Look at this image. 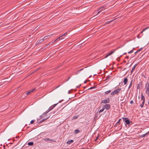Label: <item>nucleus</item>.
Masks as SVG:
<instances>
[{
    "label": "nucleus",
    "instance_id": "f257e3e1",
    "mask_svg": "<svg viewBox=\"0 0 149 149\" xmlns=\"http://www.w3.org/2000/svg\"><path fill=\"white\" fill-rule=\"evenodd\" d=\"M121 89V88H120L115 90L111 93V94L112 95H113L116 94L118 95L120 93Z\"/></svg>",
    "mask_w": 149,
    "mask_h": 149
},
{
    "label": "nucleus",
    "instance_id": "f03ea898",
    "mask_svg": "<svg viewBox=\"0 0 149 149\" xmlns=\"http://www.w3.org/2000/svg\"><path fill=\"white\" fill-rule=\"evenodd\" d=\"M145 89L146 93L148 95H149V83H147L146 84Z\"/></svg>",
    "mask_w": 149,
    "mask_h": 149
},
{
    "label": "nucleus",
    "instance_id": "7ed1b4c3",
    "mask_svg": "<svg viewBox=\"0 0 149 149\" xmlns=\"http://www.w3.org/2000/svg\"><path fill=\"white\" fill-rule=\"evenodd\" d=\"M105 7L104 6H101L100 8L97 10V11H98L97 13V15H98L101 13L102 11L104 10L105 9Z\"/></svg>",
    "mask_w": 149,
    "mask_h": 149
},
{
    "label": "nucleus",
    "instance_id": "20e7f679",
    "mask_svg": "<svg viewBox=\"0 0 149 149\" xmlns=\"http://www.w3.org/2000/svg\"><path fill=\"white\" fill-rule=\"evenodd\" d=\"M123 121L125 122V123L127 125H129L130 124V119L127 118H123Z\"/></svg>",
    "mask_w": 149,
    "mask_h": 149
},
{
    "label": "nucleus",
    "instance_id": "39448f33",
    "mask_svg": "<svg viewBox=\"0 0 149 149\" xmlns=\"http://www.w3.org/2000/svg\"><path fill=\"white\" fill-rule=\"evenodd\" d=\"M109 102H110V100H109V98H107V99H106V100H102L101 102V104L108 103H109Z\"/></svg>",
    "mask_w": 149,
    "mask_h": 149
},
{
    "label": "nucleus",
    "instance_id": "423d86ee",
    "mask_svg": "<svg viewBox=\"0 0 149 149\" xmlns=\"http://www.w3.org/2000/svg\"><path fill=\"white\" fill-rule=\"evenodd\" d=\"M111 106L109 104H106L103 106V107L107 110H109L110 109Z\"/></svg>",
    "mask_w": 149,
    "mask_h": 149
},
{
    "label": "nucleus",
    "instance_id": "0eeeda50",
    "mask_svg": "<svg viewBox=\"0 0 149 149\" xmlns=\"http://www.w3.org/2000/svg\"><path fill=\"white\" fill-rule=\"evenodd\" d=\"M43 140L45 141H52L53 142H55L56 141L54 140L48 138H44Z\"/></svg>",
    "mask_w": 149,
    "mask_h": 149
},
{
    "label": "nucleus",
    "instance_id": "6e6552de",
    "mask_svg": "<svg viewBox=\"0 0 149 149\" xmlns=\"http://www.w3.org/2000/svg\"><path fill=\"white\" fill-rule=\"evenodd\" d=\"M114 51H115V50H114L113 51H111L110 53H108L105 56V58H106L107 57H108L110 55H111V54H113V53H114Z\"/></svg>",
    "mask_w": 149,
    "mask_h": 149
},
{
    "label": "nucleus",
    "instance_id": "1a4fd4ad",
    "mask_svg": "<svg viewBox=\"0 0 149 149\" xmlns=\"http://www.w3.org/2000/svg\"><path fill=\"white\" fill-rule=\"evenodd\" d=\"M52 109H51V108L50 107L47 110V111H46L45 112L43 113V115L45 114V115H46L47 113H48L50 111L52 110Z\"/></svg>",
    "mask_w": 149,
    "mask_h": 149
},
{
    "label": "nucleus",
    "instance_id": "9d476101",
    "mask_svg": "<svg viewBox=\"0 0 149 149\" xmlns=\"http://www.w3.org/2000/svg\"><path fill=\"white\" fill-rule=\"evenodd\" d=\"M128 80L127 77L125 78L123 80V82L124 83V84L126 85L128 82Z\"/></svg>",
    "mask_w": 149,
    "mask_h": 149
},
{
    "label": "nucleus",
    "instance_id": "9b49d317",
    "mask_svg": "<svg viewBox=\"0 0 149 149\" xmlns=\"http://www.w3.org/2000/svg\"><path fill=\"white\" fill-rule=\"evenodd\" d=\"M73 140H68L66 142V143L68 144H70L71 143H72L73 142Z\"/></svg>",
    "mask_w": 149,
    "mask_h": 149
},
{
    "label": "nucleus",
    "instance_id": "f8f14e48",
    "mask_svg": "<svg viewBox=\"0 0 149 149\" xmlns=\"http://www.w3.org/2000/svg\"><path fill=\"white\" fill-rule=\"evenodd\" d=\"M97 88V86H94L93 87H91V88H89L88 90H94Z\"/></svg>",
    "mask_w": 149,
    "mask_h": 149
},
{
    "label": "nucleus",
    "instance_id": "ddd939ff",
    "mask_svg": "<svg viewBox=\"0 0 149 149\" xmlns=\"http://www.w3.org/2000/svg\"><path fill=\"white\" fill-rule=\"evenodd\" d=\"M132 81H133V80L132 79L131 81L130 84V85H129V86L128 87V89H130V88H131V87L132 86Z\"/></svg>",
    "mask_w": 149,
    "mask_h": 149
},
{
    "label": "nucleus",
    "instance_id": "4468645a",
    "mask_svg": "<svg viewBox=\"0 0 149 149\" xmlns=\"http://www.w3.org/2000/svg\"><path fill=\"white\" fill-rule=\"evenodd\" d=\"M58 103L56 104H54V105H52L51 107H50L51 108V109H53L57 105Z\"/></svg>",
    "mask_w": 149,
    "mask_h": 149
},
{
    "label": "nucleus",
    "instance_id": "2eb2a0df",
    "mask_svg": "<svg viewBox=\"0 0 149 149\" xmlns=\"http://www.w3.org/2000/svg\"><path fill=\"white\" fill-rule=\"evenodd\" d=\"M141 100H143V101H145V97L142 94V93L141 96Z\"/></svg>",
    "mask_w": 149,
    "mask_h": 149
},
{
    "label": "nucleus",
    "instance_id": "dca6fc26",
    "mask_svg": "<svg viewBox=\"0 0 149 149\" xmlns=\"http://www.w3.org/2000/svg\"><path fill=\"white\" fill-rule=\"evenodd\" d=\"M80 131L79 130H74V132L75 134L79 133Z\"/></svg>",
    "mask_w": 149,
    "mask_h": 149
},
{
    "label": "nucleus",
    "instance_id": "f3484780",
    "mask_svg": "<svg viewBox=\"0 0 149 149\" xmlns=\"http://www.w3.org/2000/svg\"><path fill=\"white\" fill-rule=\"evenodd\" d=\"M29 146H33V142H29L28 143Z\"/></svg>",
    "mask_w": 149,
    "mask_h": 149
},
{
    "label": "nucleus",
    "instance_id": "a211bd4d",
    "mask_svg": "<svg viewBox=\"0 0 149 149\" xmlns=\"http://www.w3.org/2000/svg\"><path fill=\"white\" fill-rule=\"evenodd\" d=\"M44 40V38H42L40 40H39L38 41V43H41Z\"/></svg>",
    "mask_w": 149,
    "mask_h": 149
},
{
    "label": "nucleus",
    "instance_id": "6ab92c4d",
    "mask_svg": "<svg viewBox=\"0 0 149 149\" xmlns=\"http://www.w3.org/2000/svg\"><path fill=\"white\" fill-rule=\"evenodd\" d=\"M111 92V90H109L108 91H106L105 92V94H107L108 93H110Z\"/></svg>",
    "mask_w": 149,
    "mask_h": 149
},
{
    "label": "nucleus",
    "instance_id": "aec40b11",
    "mask_svg": "<svg viewBox=\"0 0 149 149\" xmlns=\"http://www.w3.org/2000/svg\"><path fill=\"white\" fill-rule=\"evenodd\" d=\"M121 120V119H120L116 123V125H115V126L116 125H118V124L120 122V121Z\"/></svg>",
    "mask_w": 149,
    "mask_h": 149
},
{
    "label": "nucleus",
    "instance_id": "412c9836",
    "mask_svg": "<svg viewBox=\"0 0 149 149\" xmlns=\"http://www.w3.org/2000/svg\"><path fill=\"white\" fill-rule=\"evenodd\" d=\"M47 118H44V119H42L41 121H40V123H42V122H44V121L46 120Z\"/></svg>",
    "mask_w": 149,
    "mask_h": 149
},
{
    "label": "nucleus",
    "instance_id": "4be33fe9",
    "mask_svg": "<svg viewBox=\"0 0 149 149\" xmlns=\"http://www.w3.org/2000/svg\"><path fill=\"white\" fill-rule=\"evenodd\" d=\"M145 102L144 101H143L142 104L141 105H140V107H143V105H144V102Z\"/></svg>",
    "mask_w": 149,
    "mask_h": 149
},
{
    "label": "nucleus",
    "instance_id": "5701e85b",
    "mask_svg": "<svg viewBox=\"0 0 149 149\" xmlns=\"http://www.w3.org/2000/svg\"><path fill=\"white\" fill-rule=\"evenodd\" d=\"M104 109H105L103 108V109L100 110L99 111V113H101L102 112L104 111Z\"/></svg>",
    "mask_w": 149,
    "mask_h": 149
},
{
    "label": "nucleus",
    "instance_id": "b1692460",
    "mask_svg": "<svg viewBox=\"0 0 149 149\" xmlns=\"http://www.w3.org/2000/svg\"><path fill=\"white\" fill-rule=\"evenodd\" d=\"M146 135H146V133H145L144 134H142L141 135L140 137H143L144 136H145Z\"/></svg>",
    "mask_w": 149,
    "mask_h": 149
},
{
    "label": "nucleus",
    "instance_id": "393cba45",
    "mask_svg": "<svg viewBox=\"0 0 149 149\" xmlns=\"http://www.w3.org/2000/svg\"><path fill=\"white\" fill-rule=\"evenodd\" d=\"M61 39V37H59V38H57L55 40V41H58V40H60Z\"/></svg>",
    "mask_w": 149,
    "mask_h": 149
},
{
    "label": "nucleus",
    "instance_id": "a878e982",
    "mask_svg": "<svg viewBox=\"0 0 149 149\" xmlns=\"http://www.w3.org/2000/svg\"><path fill=\"white\" fill-rule=\"evenodd\" d=\"M137 65V64H135L133 67V68L132 69V71H134L135 68L136 67Z\"/></svg>",
    "mask_w": 149,
    "mask_h": 149
},
{
    "label": "nucleus",
    "instance_id": "bb28decb",
    "mask_svg": "<svg viewBox=\"0 0 149 149\" xmlns=\"http://www.w3.org/2000/svg\"><path fill=\"white\" fill-rule=\"evenodd\" d=\"M79 72H80L79 70H78V71H77L75 72V75H77L78 74H79Z\"/></svg>",
    "mask_w": 149,
    "mask_h": 149
},
{
    "label": "nucleus",
    "instance_id": "cd10ccee",
    "mask_svg": "<svg viewBox=\"0 0 149 149\" xmlns=\"http://www.w3.org/2000/svg\"><path fill=\"white\" fill-rule=\"evenodd\" d=\"M113 20H111V21H109L107 22L105 24H107L109 23H111V22H112Z\"/></svg>",
    "mask_w": 149,
    "mask_h": 149
},
{
    "label": "nucleus",
    "instance_id": "c85d7f7f",
    "mask_svg": "<svg viewBox=\"0 0 149 149\" xmlns=\"http://www.w3.org/2000/svg\"><path fill=\"white\" fill-rule=\"evenodd\" d=\"M143 48H140L137 51V52H139L143 49Z\"/></svg>",
    "mask_w": 149,
    "mask_h": 149
},
{
    "label": "nucleus",
    "instance_id": "c756f323",
    "mask_svg": "<svg viewBox=\"0 0 149 149\" xmlns=\"http://www.w3.org/2000/svg\"><path fill=\"white\" fill-rule=\"evenodd\" d=\"M133 52V49H132V50L128 52V54H130V53H132Z\"/></svg>",
    "mask_w": 149,
    "mask_h": 149
},
{
    "label": "nucleus",
    "instance_id": "7c9ffc66",
    "mask_svg": "<svg viewBox=\"0 0 149 149\" xmlns=\"http://www.w3.org/2000/svg\"><path fill=\"white\" fill-rule=\"evenodd\" d=\"M111 77V76L107 77L106 78V80H109V78Z\"/></svg>",
    "mask_w": 149,
    "mask_h": 149
},
{
    "label": "nucleus",
    "instance_id": "2f4dec72",
    "mask_svg": "<svg viewBox=\"0 0 149 149\" xmlns=\"http://www.w3.org/2000/svg\"><path fill=\"white\" fill-rule=\"evenodd\" d=\"M50 35H49L48 36H45L43 38L44 39V40H45L47 39V37L48 36H49Z\"/></svg>",
    "mask_w": 149,
    "mask_h": 149
},
{
    "label": "nucleus",
    "instance_id": "473e14b6",
    "mask_svg": "<svg viewBox=\"0 0 149 149\" xmlns=\"http://www.w3.org/2000/svg\"><path fill=\"white\" fill-rule=\"evenodd\" d=\"M34 122V121L33 120H32L31 121V122H30V123L31 124H33Z\"/></svg>",
    "mask_w": 149,
    "mask_h": 149
},
{
    "label": "nucleus",
    "instance_id": "72a5a7b5",
    "mask_svg": "<svg viewBox=\"0 0 149 149\" xmlns=\"http://www.w3.org/2000/svg\"><path fill=\"white\" fill-rule=\"evenodd\" d=\"M77 118H78L77 116H74L73 117V119H77Z\"/></svg>",
    "mask_w": 149,
    "mask_h": 149
},
{
    "label": "nucleus",
    "instance_id": "f704fd0d",
    "mask_svg": "<svg viewBox=\"0 0 149 149\" xmlns=\"http://www.w3.org/2000/svg\"><path fill=\"white\" fill-rule=\"evenodd\" d=\"M146 29H143V30L142 31H141V33H143V31H144L145 30H146Z\"/></svg>",
    "mask_w": 149,
    "mask_h": 149
},
{
    "label": "nucleus",
    "instance_id": "c9c22d12",
    "mask_svg": "<svg viewBox=\"0 0 149 149\" xmlns=\"http://www.w3.org/2000/svg\"><path fill=\"white\" fill-rule=\"evenodd\" d=\"M86 67H85V68H86ZM84 68H82V69H80L79 70V72H80V71H81L82 70H83V69H84Z\"/></svg>",
    "mask_w": 149,
    "mask_h": 149
},
{
    "label": "nucleus",
    "instance_id": "e433bc0d",
    "mask_svg": "<svg viewBox=\"0 0 149 149\" xmlns=\"http://www.w3.org/2000/svg\"><path fill=\"white\" fill-rule=\"evenodd\" d=\"M130 104H132L134 103V102L133 100H131L130 101Z\"/></svg>",
    "mask_w": 149,
    "mask_h": 149
},
{
    "label": "nucleus",
    "instance_id": "4c0bfd02",
    "mask_svg": "<svg viewBox=\"0 0 149 149\" xmlns=\"http://www.w3.org/2000/svg\"><path fill=\"white\" fill-rule=\"evenodd\" d=\"M67 32H66V33H65L64 34L62 35V36H65L66 35V34H67Z\"/></svg>",
    "mask_w": 149,
    "mask_h": 149
},
{
    "label": "nucleus",
    "instance_id": "58836bf2",
    "mask_svg": "<svg viewBox=\"0 0 149 149\" xmlns=\"http://www.w3.org/2000/svg\"><path fill=\"white\" fill-rule=\"evenodd\" d=\"M146 135H149V131L146 133Z\"/></svg>",
    "mask_w": 149,
    "mask_h": 149
},
{
    "label": "nucleus",
    "instance_id": "ea45409f",
    "mask_svg": "<svg viewBox=\"0 0 149 149\" xmlns=\"http://www.w3.org/2000/svg\"><path fill=\"white\" fill-rule=\"evenodd\" d=\"M31 93V92H30V91H29V92H28L27 93H26V95H27L29 94V93Z\"/></svg>",
    "mask_w": 149,
    "mask_h": 149
},
{
    "label": "nucleus",
    "instance_id": "a19ab883",
    "mask_svg": "<svg viewBox=\"0 0 149 149\" xmlns=\"http://www.w3.org/2000/svg\"><path fill=\"white\" fill-rule=\"evenodd\" d=\"M31 93V92H30V91H29V92H28L27 93H26V95H27L29 94V93Z\"/></svg>",
    "mask_w": 149,
    "mask_h": 149
},
{
    "label": "nucleus",
    "instance_id": "79ce46f5",
    "mask_svg": "<svg viewBox=\"0 0 149 149\" xmlns=\"http://www.w3.org/2000/svg\"><path fill=\"white\" fill-rule=\"evenodd\" d=\"M31 93V92H30V91H29V92H28L27 93H26V95H27L29 94V93Z\"/></svg>",
    "mask_w": 149,
    "mask_h": 149
},
{
    "label": "nucleus",
    "instance_id": "37998d69",
    "mask_svg": "<svg viewBox=\"0 0 149 149\" xmlns=\"http://www.w3.org/2000/svg\"><path fill=\"white\" fill-rule=\"evenodd\" d=\"M98 136H97L96 137V139H95V141H96L97 140V139H98Z\"/></svg>",
    "mask_w": 149,
    "mask_h": 149
},
{
    "label": "nucleus",
    "instance_id": "c03bdc74",
    "mask_svg": "<svg viewBox=\"0 0 149 149\" xmlns=\"http://www.w3.org/2000/svg\"><path fill=\"white\" fill-rule=\"evenodd\" d=\"M70 77H69L67 80L66 81H68L69 80V79L70 78Z\"/></svg>",
    "mask_w": 149,
    "mask_h": 149
},
{
    "label": "nucleus",
    "instance_id": "a18cd8bd",
    "mask_svg": "<svg viewBox=\"0 0 149 149\" xmlns=\"http://www.w3.org/2000/svg\"><path fill=\"white\" fill-rule=\"evenodd\" d=\"M137 88L138 89L139 88V85H138V86H137Z\"/></svg>",
    "mask_w": 149,
    "mask_h": 149
},
{
    "label": "nucleus",
    "instance_id": "49530a36",
    "mask_svg": "<svg viewBox=\"0 0 149 149\" xmlns=\"http://www.w3.org/2000/svg\"><path fill=\"white\" fill-rule=\"evenodd\" d=\"M125 58H128V56H127L125 57Z\"/></svg>",
    "mask_w": 149,
    "mask_h": 149
},
{
    "label": "nucleus",
    "instance_id": "de8ad7c7",
    "mask_svg": "<svg viewBox=\"0 0 149 149\" xmlns=\"http://www.w3.org/2000/svg\"><path fill=\"white\" fill-rule=\"evenodd\" d=\"M60 86V85H59L56 88L58 87H59Z\"/></svg>",
    "mask_w": 149,
    "mask_h": 149
},
{
    "label": "nucleus",
    "instance_id": "09e8293b",
    "mask_svg": "<svg viewBox=\"0 0 149 149\" xmlns=\"http://www.w3.org/2000/svg\"><path fill=\"white\" fill-rule=\"evenodd\" d=\"M133 71H132V70H131V74H132V72Z\"/></svg>",
    "mask_w": 149,
    "mask_h": 149
},
{
    "label": "nucleus",
    "instance_id": "8fccbe9b",
    "mask_svg": "<svg viewBox=\"0 0 149 149\" xmlns=\"http://www.w3.org/2000/svg\"><path fill=\"white\" fill-rule=\"evenodd\" d=\"M35 88H34L33 89H32V90L33 91H34L35 90Z\"/></svg>",
    "mask_w": 149,
    "mask_h": 149
},
{
    "label": "nucleus",
    "instance_id": "3c124183",
    "mask_svg": "<svg viewBox=\"0 0 149 149\" xmlns=\"http://www.w3.org/2000/svg\"><path fill=\"white\" fill-rule=\"evenodd\" d=\"M68 93L69 94H70V93H71L70 92V91H68Z\"/></svg>",
    "mask_w": 149,
    "mask_h": 149
},
{
    "label": "nucleus",
    "instance_id": "603ef678",
    "mask_svg": "<svg viewBox=\"0 0 149 149\" xmlns=\"http://www.w3.org/2000/svg\"><path fill=\"white\" fill-rule=\"evenodd\" d=\"M138 52H137V51L135 53V54H137Z\"/></svg>",
    "mask_w": 149,
    "mask_h": 149
},
{
    "label": "nucleus",
    "instance_id": "864d4df0",
    "mask_svg": "<svg viewBox=\"0 0 149 149\" xmlns=\"http://www.w3.org/2000/svg\"><path fill=\"white\" fill-rule=\"evenodd\" d=\"M43 115V116H44V115H45V114L43 115H43H42L41 116H40V117H41V116H42H42Z\"/></svg>",
    "mask_w": 149,
    "mask_h": 149
},
{
    "label": "nucleus",
    "instance_id": "5fc2aeb1",
    "mask_svg": "<svg viewBox=\"0 0 149 149\" xmlns=\"http://www.w3.org/2000/svg\"><path fill=\"white\" fill-rule=\"evenodd\" d=\"M63 36H60V37H61V39H62V37Z\"/></svg>",
    "mask_w": 149,
    "mask_h": 149
},
{
    "label": "nucleus",
    "instance_id": "6e6d98bb",
    "mask_svg": "<svg viewBox=\"0 0 149 149\" xmlns=\"http://www.w3.org/2000/svg\"><path fill=\"white\" fill-rule=\"evenodd\" d=\"M86 81H84V83L85 84L86 83Z\"/></svg>",
    "mask_w": 149,
    "mask_h": 149
},
{
    "label": "nucleus",
    "instance_id": "4d7b16f0",
    "mask_svg": "<svg viewBox=\"0 0 149 149\" xmlns=\"http://www.w3.org/2000/svg\"><path fill=\"white\" fill-rule=\"evenodd\" d=\"M30 91V92L31 93L33 92V91L32 90H31V91Z\"/></svg>",
    "mask_w": 149,
    "mask_h": 149
},
{
    "label": "nucleus",
    "instance_id": "13d9d810",
    "mask_svg": "<svg viewBox=\"0 0 149 149\" xmlns=\"http://www.w3.org/2000/svg\"><path fill=\"white\" fill-rule=\"evenodd\" d=\"M80 149H86L85 148H81Z\"/></svg>",
    "mask_w": 149,
    "mask_h": 149
},
{
    "label": "nucleus",
    "instance_id": "bf43d9fd",
    "mask_svg": "<svg viewBox=\"0 0 149 149\" xmlns=\"http://www.w3.org/2000/svg\"><path fill=\"white\" fill-rule=\"evenodd\" d=\"M148 105H149V102H148Z\"/></svg>",
    "mask_w": 149,
    "mask_h": 149
},
{
    "label": "nucleus",
    "instance_id": "052dcab7",
    "mask_svg": "<svg viewBox=\"0 0 149 149\" xmlns=\"http://www.w3.org/2000/svg\"><path fill=\"white\" fill-rule=\"evenodd\" d=\"M60 102H61V101H59V103H60Z\"/></svg>",
    "mask_w": 149,
    "mask_h": 149
},
{
    "label": "nucleus",
    "instance_id": "680f3d73",
    "mask_svg": "<svg viewBox=\"0 0 149 149\" xmlns=\"http://www.w3.org/2000/svg\"><path fill=\"white\" fill-rule=\"evenodd\" d=\"M146 28H148V27H146Z\"/></svg>",
    "mask_w": 149,
    "mask_h": 149
},
{
    "label": "nucleus",
    "instance_id": "e2e57ef3",
    "mask_svg": "<svg viewBox=\"0 0 149 149\" xmlns=\"http://www.w3.org/2000/svg\"><path fill=\"white\" fill-rule=\"evenodd\" d=\"M126 54V53H125L124 54Z\"/></svg>",
    "mask_w": 149,
    "mask_h": 149
}]
</instances>
